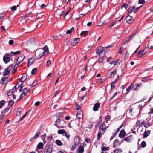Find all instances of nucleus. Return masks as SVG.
Instances as JSON below:
<instances>
[{
    "label": "nucleus",
    "mask_w": 153,
    "mask_h": 153,
    "mask_svg": "<svg viewBox=\"0 0 153 153\" xmlns=\"http://www.w3.org/2000/svg\"><path fill=\"white\" fill-rule=\"evenodd\" d=\"M105 51L103 49V48L100 47L96 51V53L99 54V58L98 62L99 63H101L103 61V57L105 55Z\"/></svg>",
    "instance_id": "obj_1"
},
{
    "label": "nucleus",
    "mask_w": 153,
    "mask_h": 153,
    "mask_svg": "<svg viewBox=\"0 0 153 153\" xmlns=\"http://www.w3.org/2000/svg\"><path fill=\"white\" fill-rule=\"evenodd\" d=\"M55 125L57 126L58 128H62L65 127V122L62 120L57 119L55 121Z\"/></svg>",
    "instance_id": "obj_2"
},
{
    "label": "nucleus",
    "mask_w": 153,
    "mask_h": 153,
    "mask_svg": "<svg viewBox=\"0 0 153 153\" xmlns=\"http://www.w3.org/2000/svg\"><path fill=\"white\" fill-rule=\"evenodd\" d=\"M58 133L59 134H62L63 136L65 137L68 140H69L70 135L64 129L59 130L58 131Z\"/></svg>",
    "instance_id": "obj_3"
},
{
    "label": "nucleus",
    "mask_w": 153,
    "mask_h": 153,
    "mask_svg": "<svg viewBox=\"0 0 153 153\" xmlns=\"http://www.w3.org/2000/svg\"><path fill=\"white\" fill-rule=\"evenodd\" d=\"M53 147L52 146L49 145L48 146L46 147L44 149V153H51Z\"/></svg>",
    "instance_id": "obj_4"
},
{
    "label": "nucleus",
    "mask_w": 153,
    "mask_h": 153,
    "mask_svg": "<svg viewBox=\"0 0 153 153\" xmlns=\"http://www.w3.org/2000/svg\"><path fill=\"white\" fill-rule=\"evenodd\" d=\"M10 60V56L8 54H6L3 57V60L5 64L7 63Z\"/></svg>",
    "instance_id": "obj_5"
},
{
    "label": "nucleus",
    "mask_w": 153,
    "mask_h": 153,
    "mask_svg": "<svg viewBox=\"0 0 153 153\" xmlns=\"http://www.w3.org/2000/svg\"><path fill=\"white\" fill-rule=\"evenodd\" d=\"M80 40L79 38H76L74 39L71 41V45L73 46H75L78 43V42Z\"/></svg>",
    "instance_id": "obj_6"
},
{
    "label": "nucleus",
    "mask_w": 153,
    "mask_h": 153,
    "mask_svg": "<svg viewBox=\"0 0 153 153\" xmlns=\"http://www.w3.org/2000/svg\"><path fill=\"white\" fill-rule=\"evenodd\" d=\"M136 34V33H133L132 35L130 36L128 38V39L126 40L125 42H123L122 45V46H123L124 45H126L127 42H128L129 41L131 40V39L133 38L134 36H135Z\"/></svg>",
    "instance_id": "obj_7"
},
{
    "label": "nucleus",
    "mask_w": 153,
    "mask_h": 153,
    "mask_svg": "<svg viewBox=\"0 0 153 153\" xmlns=\"http://www.w3.org/2000/svg\"><path fill=\"white\" fill-rule=\"evenodd\" d=\"M107 128L104 123L102 124L99 127V130L101 132H104L106 130Z\"/></svg>",
    "instance_id": "obj_8"
},
{
    "label": "nucleus",
    "mask_w": 153,
    "mask_h": 153,
    "mask_svg": "<svg viewBox=\"0 0 153 153\" xmlns=\"http://www.w3.org/2000/svg\"><path fill=\"white\" fill-rule=\"evenodd\" d=\"M83 116V112L81 110L78 111L76 114V117L78 119L82 118Z\"/></svg>",
    "instance_id": "obj_9"
},
{
    "label": "nucleus",
    "mask_w": 153,
    "mask_h": 153,
    "mask_svg": "<svg viewBox=\"0 0 153 153\" xmlns=\"http://www.w3.org/2000/svg\"><path fill=\"white\" fill-rule=\"evenodd\" d=\"M35 44V41L34 38H32L29 40L28 45H34Z\"/></svg>",
    "instance_id": "obj_10"
},
{
    "label": "nucleus",
    "mask_w": 153,
    "mask_h": 153,
    "mask_svg": "<svg viewBox=\"0 0 153 153\" xmlns=\"http://www.w3.org/2000/svg\"><path fill=\"white\" fill-rule=\"evenodd\" d=\"M35 60V59L33 57H32L29 59L28 60L27 66H29L33 64Z\"/></svg>",
    "instance_id": "obj_11"
},
{
    "label": "nucleus",
    "mask_w": 153,
    "mask_h": 153,
    "mask_svg": "<svg viewBox=\"0 0 153 153\" xmlns=\"http://www.w3.org/2000/svg\"><path fill=\"white\" fill-rule=\"evenodd\" d=\"M133 137L132 136L130 135L126 138H124L123 140L128 142H130L133 140Z\"/></svg>",
    "instance_id": "obj_12"
},
{
    "label": "nucleus",
    "mask_w": 153,
    "mask_h": 153,
    "mask_svg": "<svg viewBox=\"0 0 153 153\" xmlns=\"http://www.w3.org/2000/svg\"><path fill=\"white\" fill-rule=\"evenodd\" d=\"M45 55L44 52H40L39 53L36 54V56L37 57V59H39L41 58L42 57L44 56Z\"/></svg>",
    "instance_id": "obj_13"
},
{
    "label": "nucleus",
    "mask_w": 153,
    "mask_h": 153,
    "mask_svg": "<svg viewBox=\"0 0 153 153\" xmlns=\"http://www.w3.org/2000/svg\"><path fill=\"white\" fill-rule=\"evenodd\" d=\"M126 135V133L124 130H122L120 131L119 136V137L121 138H122L124 137Z\"/></svg>",
    "instance_id": "obj_14"
},
{
    "label": "nucleus",
    "mask_w": 153,
    "mask_h": 153,
    "mask_svg": "<svg viewBox=\"0 0 153 153\" xmlns=\"http://www.w3.org/2000/svg\"><path fill=\"white\" fill-rule=\"evenodd\" d=\"M116 72L117 70L116 69H114L109 75V78H111L114 76L116 75Z\"/></svg>",
    "instance_id": "obj_15"
},
{
    "label": "nucleus",
    "mask_w": 153,
    "mask_h": 153,
    "mask_svg": "<svg viewBox=\"0 0 153 153\" xmlns=\"http://www.w3.org/2000/svg\"><path fill=\"white\" fill-rule=\"evenodd\" d=\"M151 132V131L149 130H147L145 131L143 134V137L146 138L148 136Z\"/></svg>",
    "instance_id": "obj_16"
},
{
    "label": "nucleus",
    "mask_w": 153,
    "mask_h": 153,
    "mask_svg": "<svg viewBox=\"0 0 153 153\" xmlns=\"http://www.w3.org/2000/svg\"><path fill=\"white\" fill-rule=\"evenodd\" d=\"M100 107V105L98 103H96L95 104L93 108V110L94 111H97L98 110L99 108Z\"/></svg>",
    "instance_id": "obj_17"
},
{
    "label": "nucleus",
    "mask_w": 153,
    "mask_h": 153,
    "mask_svg": "<svg viewBox=\"0 0 153 153\" xmlns=\"http://www.w3.org/2000/svg\"><path fill=\"white\" fill-rule=\"evenodd\" d=\"M8 79V77H3L1 79L0 83L2 84H4L5 82H7Z\"/></svg>",
    "instance_id": "obj_18"
},
{
    "label": "nucleus",
    "mask_w": 153,
    "mask_h": 153,
    "mask_svg": "<svg viewBox=\"0 0 153 153\" xmlns=\"http://www.w3.org/2000/svg\"><path fill=\"white\" fill-rule=\"evenodd\" d=\"M30 89L29 88H25L23 91L22 94L25 95L30 91Z\"/></svg>",
    "instance_id": "obj_19"
},
{
    "label": "nucleus",
    "mask_w": 153,
    "mask_h": 153,
    "mask_svg": "<svg viewBox=\"0 0 153 153\" xmlns=\"http://www.w3.org/2000/svg\"><path fill=\"white\" fill-rule=\"evenodd\" d=\"M40 133L39 131L36 133L33 137H32L30 139V140L31 141H33L34 139L38 137L40 135Z\"/></svg>",
    "instance_id": "obj_20"
},
{
    "label": "nucleus",
    "mask_w": 153,
    "mask_h": 153,
    "mask_svg": "<svg viewBox=\"0 0 153 153\" xmlns=\"http://www.w3.org/2000/svg\"><path fill=\"white\" fill-rule=\"evenodd\" d=\"M143 123V122L140 120H138L136 126L140 127Z\"/></svg>",
    "instance_id": "obj_21"
},
{
    "label": "nucleus",
    "mask_w": 153,
    "mask_h": 153,
    "mask_svg": "<svg viewBox=\"0 0 153 153\" xmlns=\"http://www.w3.org/2000/svg\"><path fill=\"white\" fill-rule=\"evenodd\" d=\"M126 22L129 23V22L132 19V18L131 16H128L126 17Z\"/></svg>",
    "instance_id": "obj_22"
},
{
    "label": "nucleus",
    "mask_w": 153,
    "mask_h": 153,
    "mask_svg": "<svg viewBox=\"0 0 153 153\" xmlns=\"http://www.w3.org/2000/svg\"><path fill=\"white\" fill-rule=\"evenodd\" d=\"M135 6H134L133 7H130L128 10V12L129 14L131 13L133 11V10H134V9L135 8Z\"/></svg>",
    "instance_id": "obj_23"
},
{
    "label": "nucleus",
    "mask_w": 153,
    "mask_h": 153,
    "mask_svg": "<svg viewBox=\"0 0 153 153\" xmlns=\"http://www.w3.org/2000/svg\"><path fill=\"white\" fill-rule=\"evenodd\" d=\"M77 151L79 153H83L84 151V148L82 146H80L78 149Z\"/></svg>",
    "instance_id": "obj_24"
},
{
    "label": "nucleus",
    "mask_w": 153,
    "mask_h": 153,
    "mask_svg": "<svg viewBox=\"0 0 153 153\" xmlns=\"http://www.w3.org/2000/svg\"><path fill=\"white\" fill-rule=\"evenodd\" d=\"M24 58L25 56L23 55L22 54L19 56L17 59L19 61L21 62Z\"/></svg>",
    "instance_id": "obj_25"
},
{
    "label": "nucleus",
    "mask_w": 153,
    "mask_h": 153,
    "mask_svg": "<svg viewBox=\"0 0 153 153\" xmlns=\"http://www.w3.org/2000/svg\"><path fill=\"white\" fill-rule=\"evenodd\" d=\"M20 51H19L14 52L12 51V52H11L10 55L11 56H13L14 55H16L17 54H19L20 53Z\"/></svg>",
    "instance_id": "obj_26"
},
{
    "label": "nucleus",
    "mask_w": 153,
    "mask_h": 153,
    "mask_svg": "<svg viewBox=\"0 0 153 153\" xmlns=\"http://www.w3.org/2000/svg\"><path fill=\"white\" fill-rule=\"evenodd\" d=\"M43 147V145L42 143H39L37 146V148L39 149H42Z\"/></svg>",
    "instance_id": "obj_27"
},
{
    "label": "nucleus",
    "mask_w": 153,
    "mask_h": 153,
    "mask_svg": "<svg viewBox=\"0 0 153 153\" xmlns=\"http://www.w3.org/2000/svg\"><path fill=\"white\" fill-rule=\"evenodd\" d=\"M27 79V77L26 74H24L23 75V76L21 78L22 82L25 81Z\"/></svg>",
    "instance_id": "obj_28"
},
{
    "label": "nucleus",
    "mask_w": 153,
    "mask_h": 153,
    "mask_svg": "<svg viewBox=\"0 0 153 153\" xmlns=\"http://www.w3.org/2000/svg\"><path fill=\"white\" fill-rule=\"evenodd\" d=\"M10 72V70L8 69H5L3 73V75L4 76H6Z\"/></svg>",
    "instance_id": "obj_29"
},
{
    "label": "nucleus",
    "mask_w": 153,
    "mask_h": 153,
    "mask_svg": "<svg viewBox=\"0 0 153 153\" xmlns=\"http://www.w3.org/2000/svg\"><path fill=\"white\" fill-rule=\"evenodd\" d=\"M150 126V123L149 120L148 121L144 124V126L146 128H148L149 126Z\"/></svg>",
    "instance_id": "obj_30"
},
{
    "label": "nucleus",
    "mask_w": 153,
    "mask_h": 153,
    "mask_svg": "<svg viewBox=\"0 0 153 153\" xmlns=\"http://www.w3.org/2000/svg\"><path fill=\"white\" fill-rule=\"evenodd\" d=\"M104 134L103 132H99L97 134V140H98L100 139V138L101 136Z\"/></svg>",
    "instance_id": "obj_31"
},
{
    "label": "nucleus",
    "mask_w": 153,
    "mask_h": 153,
    "mask_svg": "<svg viewBox=\"0 0 153 153\" xmlns=\"http://www.w3.org/2000/svg\"><path fill=\"white\" fill-rule=\"evenodd\" d=\"M55 142L56 144L59 146H62V143L61 141L59 140H56Z\"/></svg>",
    "instance_id": "obj_32"
},
{
    "label": "nucleus",
    "mask_w": 153,
    "mask_h": 153,
    "mask_svg": "<svg viewBox=\"0 0 153 153\" xmlns=\"http://www.w3.org/2000/svg\"><path fill=\"white\" fill-rule=\"evenodd\" d=\"M46 137V134H45L43 135H42L41 136V138H42V140L43 141V142L45 144L46 143V141H45V140Z\"/></svg>",
    "instance_id": "obj_33"
},
{
    "label": "nucleus",
    "mask_w": 153,
    "mask_h": 153,
    "mask_svg": "<svg viewBox=\"0 0 153 153\" xmlns=\"http://www.w3.org/2000/svg\"><path fill=\"white\" fill-rule=\"evenodd\" d=\"M122 152V149L120 148L116 149L114 151V153H121Z\"/></svg>",
    "instance_id": "obj_34"
},
{
    "label": "nucleus",
    "mask_w": 153,
    "mask_h": 153,
    "mask_svg": "<svg viewBox=\"0 0 153 153\" xmlns=\"http://www.w3.org/2000/svg\"><path fill=\"white\" fill-rule=\"evenodd\" d=\"M37 69L36 68H33L31 71V73L33 75H34L37 72Z\"/></svg>",
    "instance_id": "obj_35"
},
{
    "label": "nucleus",
    "mask_w": 153,
    "mask_h": 153,
    "mask_svg": "<svg viewBox=\"0 0 153 153\" xmlns=\"http://www.w3.org/2000/svg\"><path fill=\"white\" fill-rule=\"evenodd\" d=\"M63 114L62 113H59L56 114V118L59 119L62 116Z\"/></svg>",
    "instance_id": "obj_36"
},
{
    "label": "nucleus",
    "mask_w": 153,
    "mask_h": 153,
    "mask_svg": "<svg viewBox=\"0 0 153 153\" xmlns=\"http://www.w3.org/2000/svg\"><path fill=\"white\" fill-rule=\"evenodd\" d=\"M23 86L22 82H21V83L18 85V87H20V88L19 89V92L22 91Z\"/></svg>",
    "instance_id": "obj_37"
},
{
    "label": "nucleus",
    "mask_w": 153,
    "mask_h": 153,
    "mask_svg": "<svg viewBox=\"0 0 153 153\" xmlns=\"http://www.w3.org/2000/svg\"><path fill=\"white\" fill-rule=\"evenodd\" d=\"M5 103V101L4 100H2L0 102V109L4 105Z\"/></svg>",
    "instance_id": "obj_38"
},
{
    "label": "nucleus",
    "mask_w": 153,
    "mask_h": 153,
    "mask_svg": "<svg viewBox=\"0 0 153 153\" xmlns=\"http://www.w3.org/2000/svg\"><path fill=\"white\" fill-rule=\"evenodd\" d=\"M146 143L145 141H143L141 143V146L142 147L144 148L146 146Z\"/></svg>",
    "instance_id": "obj_39"
},
{
    "label": "nucleus",
    "mask_w": 153,
    "mask_h": 153,
    "mask_svg": "<svg viewBox=\"0 0 153 153\" xmlns=\"http://www.w3.org/2000/svg\"><path fill=\"white\" fill-rule=\"evenodd\" d=\"M76 141V143H79V138L78 136H76L74 139V141Z\"/></svg>",
    "instance_id": "obj_40"
},
{
    "label": "nucleus",
    "mask_w": 153,
    "mask_h": 153,
    "mask_svg": "<svg viewBox=\"0 0 153 153\" xmlns=\"http://www.w3.org/2000/svg\"><path fill=\"white\" fill-rule=\"evenodd\" d=\"M109 149V147H105L104 146L102 147V151H105V150H108Z\"/></svg>",
    "instance_id": "obj_41"
},
{
    "label": "nucleus",
    "mask_w": 153,
    "mask_h": 153,
    "mask_svg": "<svg viewBox=\"0 0 153 153\" xmlns=\"http://www.w3.org/2000/svg\"><path fill=\"white\" fill-rule=\"evenodd\" d=\"M27 113V112H26L22 116V117L19 120V121H22L25 117H26V115Z\"/></svg>",
    "instance_id": "obj_42"
},
{
    "label": "nucleus",
    "mask_w": 153,
    "mask_h": 153,
    "mask_svg": "<svg viewBox=\"0 0 153 153\" xmlns=\"http://www.w3.org/2000/svg\"><path fill=\"white\" fill-rule=\"evenodd\" d=\"M27 113V112H26L22 116V117L19 120V121H22L25 117H26V115Z\"/></svg>",
    "instance_id": "obj_43"
},
{
    "label": "nucleus",
    "mask_w": 153,
    "mask_h": 153,
    "mask_svg": "<svg viewBox=\"0 0 153 153\" xmlns=\"http://www.w3.org/2000/svg\"><path fill=\"white\" fill-rule=\"evenodd\" d=\"M27 113V112H26L22 116V117L19 120V121H22L25 117H26V115Z\"/></svg>",
    "instance_id": "obj_44"
},
{
    "label": "nucleus",
    "mask_w": 153,
    "mask_h": 153,
    "mask_svg": "<svg viewBox=\"0 0 153 153\" xmlns=\"http://www.w3.org/2000/svg\"><path fill=\"white\" fill-rule=\"evenodd\" d=\"M27 113V112H26L22 116V117L19 120V121H22L25 117H26V115Z\"/></svg>",
    "instance_id": "obj_45"
},
{
    "label": "nucleus",
    "mask_w": 153,
    "mask_h": 153,
    "mask_svg": "<svg viewBox=\"0 0 153 153\" xmlns=\"http://www.w3.org/2000/svg\"><path fill=\"white\" fill-rule=\"evenodd\" d=\"M27 113V112H26L22 116V117L19 120V121H22L25 117H26V115Z\"/></svg>",
    "instance_id": "obj_46"
},
{
    "label": "nucleus",
    "mask_w": 153,
    "mask_h": 153,
    "mask_svg": "<svg viewBox=\"0 0 153 153\" xmlns=\"http://www.w3.org/2000/svg\"><path fill=\"white\" fill-rule=\"evenodd\" d=\"M76 110H80V109L81 108V106L80 105H79L78 104H76Z\"/></svg>",
    "instance_id": "obj_47"
},
{
    "label": "nucleus",
    "mask_w": 153,
    "mask_h": 153,
    "mask_svg": "<svg viewBox=\"0 0 153 153\" xmlns=\"http://www.w3.org/2000/svg\"><path fill=\"white\" fill-rule=\"evenodd\" d=\"M125 45H124L123 46V47H120V49H119V53H120V54H122V52L123 49V48L124 47Z\"/></svg>",
    "instance_id": "obj_48"
},
{
    "label": "nucleus",
    "mask_w": 153,
    "mask_h": 153,
    "mask_svg": "<svg viewBox=\"0 0 153 153\" xmlns=\"http://www.w3.org/2000/svg\"><path fill=\"white\" fill-rule=\"evenodd\" d=\"M143 55L140 52V51H139V52L138 53V54L137 55V56L138 58H140L142 57L143 56Z\"/></svg>",
    "instance_id": "obj_49"
},
{
    "label": "nucleus",
    "mask_w": 153,
    "mask_h": 153,
    "mask_svg": "<svg viewBox=\"0 0 153 153\" xmlns=\"http://www.w3.org/2000/svg\"><path fill=\"white\" fill-rule=\"evenodd\" d=\"M111 118V117L109 115H107L105 117V120L107 121H109L110 120Z\"/></svg>",
    "instance_id": "obj_50"
},
{
    "label": "nucleus",
    "mask_w": 153,
    "mask_h": 153,
    "mask_svg": "<svg viewBox=\"0 0 153 153\" xmlns=\"http://www.w3.org/2000/svg\"><path fill=\"white\" fill-rule=\"evenodd\" d=\"M19 7V5H17L16 6H12L11 7V10H12L15 11L16 9V7Z\"/></svg>",
    "instance_id": "obj_51"
},
{
    "label": "nucleus",
    "mask_w": 153,
    "mask_h": 153,
    "mask_svg": "<svg viewBox=\"0 0 153 153\" xmlns=\"http://www.w3.org/2000/svg\"><path fill=\"white\" fill-rule=\"evenodd\" d=\"M14 102L12 100H10L8 102V105L10 106H12L14 104Z\"/></svg>",
    "instance_id": "obj_52"
},
{
    "label": "nucleus",
    "mask_w": 153,
    "mask_h": 153,
    "mask_svg": "<svg viewBox=\"0 0 153 153\" xmlns=\"http://www.w3.org/2000/svg\"><path fill=\"white\" fill-rule=\"evenodd\" d=\"M121 7H125L126 9L128 7V5L127 4L124 3L123 5Z\"/></svg>",
    "instance_id": "obj_53"
},
{
    "label": "nucleus",
    "mask_w": 153,
    "mask_h": 153,
    "mask_svg": "<svg viewBox=\"0 0 153 153\" xmlns=\"http://www.w3.org/2000/svg\"><path fill=\"white\" fill-rule=\"evenodd\" d=\"M88 33V31H85L82 32L81 33L82 35H84L87 34Z\"/></svg>",
    "instance_id": "obj_54"
},
{
    "label": "nucleus",
    "mask_w": 153,
    "mask_h": 153,
    "mask_svg": "<svg viewBox=\"0 0 153 153\" xmlns=\"http://www.w3.org/2000/svg\"><path fill=\"white\" fill-rule=\"evenodd\" d=\"M5 114L4 113V112H1V114L0 115V117L3 119L4 118Z\"/></svg>",
    "instance_id": "obj_55"
},
{
    "label": "nucleus",
    "mask_w": 153,
    "mask_h": 153,
    "mask_svg": "<svg viewBox=\"0 0 153 153\" xmlns=\"http://www.w3.org/2000/svg\"><path fill=\"white\" fill-rule=\"evenodd\" d=\"M140 84H136V88H134V90H138V89H139V88H138L139 86H140Z\"/></svg>",
    "instance_id": "obj_56"
},
{
    "label": "nucleus",
    "mask_w": 153,
    "mask_h": 153,
    "mask_svg": "<svg viewBox=\"0 0 153 153\" xmlns=\"http://www.w3.org/2000/svg\"><path fill=\"white\" fill-rule=\"evenodd\" d=\"M61 36V37H62V36L61 35H60L59 36H53V38L54 40H56L58 39V37L59 36Z\"/></svg>",
    "instance_id": "obj_57"
},
{
    "label": "nucleus",
    "mask_w": 153,
    "mask_h": 153,
    "mask_svg": "<svg viewBox=\"0 0 153 153\" xmlns=\"http://www.w3.org/2000/svg\"><path fill=\"white\" fill-rule=\"evenodd\" d=\"M145 1L144 0H139L138 3L139 4H143L145 3Z\"/></svg>",
    "instance_id": "obj_58"
},
{
    "label": "nucleus",
    "mask_w": 153,
    "mask_h": 153,
    "mask_svg": "<svg viewBox=\"0 0 153 153\" xmlns=\"http://www.w3.org/2000/svg\"><path fill=\"white\" fill-rule=\"evenodd\" d=\"M9 109V108H6L3 111H2V112H4V113L5 114L7 112Z\"/></svg>",
    "instance_id": "obj_59"
},
{
    "label": "nucleus",
    "mask_w": 153,
    "mask_h": 153,
    "mask_svg": "<svg viewBox=\"0 0 153 153\" xmlns=\"http://www.w3.org/2000/svg\"><path fill=\"white\" fill-rule=\"evenodd\" d=\"M51 62L50 60H48L47 61L46 65L47 66H49V65L51 64Z\"/></svg>",
    "instance_id": "obj_60"
},
{
    "label": "nucleus",
    "mask_w": 153,
    "mask_h": 153,
    "mask_svg": "<svg viewBox=\"0 0 153 153\" xmlns=\"http://www.w3.org/2000/svg\"><path fill=\"white\" fill-rule=\"evenodd\" d=\"M148 79H146V78H143L142 79V81L143 82H147L148 81Z\"/></svg>",
    "instance_id": "obj_61"
},
{
    "label": "nucleus",
    "mask_w": 153,
    "mask_h": 153,
    "mask_svg": "<svg viewBox=\"0 0 153 153\" xmlns=\"http://www.w3.org/2000/svg\"><path fill=\"white\" fill-rule=\"evenodd\" d=\"M141 6H140L139 7H138L136 8V9H135L134 10V12L135 13H136L138 11V10L141 7Z\"/></svg>",
    "instance_id": "obj_62"
},
{
    "label": "nucleus",
    "mask_w": 153,
    "mask_h": 153,
    "mask_svg": "<svg viewBox=\"0 0 153 153\" xmlns=\"http://www.w3.org/2000/svg\"><path fill=\"white\" fill-rule=\"evenodd\" d=\"M115 24V22H112L111 24L109 26V28L111 29L112 26H113Z\"/></svg>",
    "instance_id": "obj_63"
},
{
    "label": "nucleus",
    "mask_w": 153,
    "mask_h": 153,
    "mask_svg": "<svg viewBox=\"0 0 153 153\" xmlns=\"http://www.w3.org/2000/svg\"><path fill=\"white\" fill-rule=\"evenodd\" d=\"M14 43V41L12 40H9V44L10 45H11L13 44Z\"/></svg>",
    "instance_id": "obj_64"
}]
</instances>
